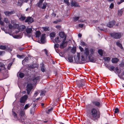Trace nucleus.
Masks as SVG:
<instances>
[{"label": "nucleus", "mask_w": 124, "mask_h": 124, "mask_svg": "<svg viewBox=\"0 0 124 124\" xmlns=\"http://www.w3.org/2000/svg\"><path fill=\"white\" fill-rule=\"evenodd\" d=\"M39 79L40 78L39 76L34 77L33 78L32 81L34 84L36 83L38 81H39Z\"/></svg>", "instance_id": "nucleus-16"}, {"label": "nucleus", "mask_w": 124, "mask_h": 124, "mask_svg": "<svg viewBox=\"0 0 124 124\" xmlns=\"http://www.w3.org/2000/svg\"><path fill=\"white\" fill-rule=\"evenodd\" d=\"M33 88L32 85L31 84H28L26 87V90L28 94H29Z\"/></svg>", "instance_id": "nucleus-4"}, {"label": "nucleus", "mask_w": 124, "mask_h": 124, "mask_svg": "<svg viewBox=\"0 0 124 124\" xmlns=\"http://www.w3.org/2000/svg\"><path fill=\"white\" fill-rule=\"evenodd\" d=\"M107 67L110 70H113L115 68V67L113 66H111L110 68L108 67Z\"/></svg>", "instance_id": "nucleus-41"}, {"label": "nucleus", "mask_w": 124, "mask_h": 124, "mask_svg": "<svg viewBox=\"0 0 124 124\" xmlns=\"http://www.w3.org/2000/svg\"><path fill=\"white\" fill-rule=\"evenodd\" d=\"M19 20L21 21H23L25 19V17L24 14H21L17 15Z\"/></svg>", "instance_id": "nucleus-15"}, {"label": "nucleus", "mask_w": 124, "mask_h": 124, "mask_svg": "<svg viewBox=\"0 0 124 124\" xmlns=\"http://www.w3.org/2000/svg\"><path fill=\"white\" fill-rule=\"evenodd\" d=\"M5 68V67L4 65L2 63L0 62V71L2 70H4Z\"/></svg>", "instance_id": "nucleus-20"}, {"label": "nucleus", "mask_w": 124, "mask_h": 124, "mask_svg": "<svg viewBox=\"0 0 124 124\" xmlns=\"http://www.w3.org/2000/svg\"><path fill=\"white\" fill-rule=\"evenodd\" d=\"M34 20L33 18L31 17H28L25 20V22H27L28 24H30L33 22Z\"/></svg>", "instance_id": "nucleus-9"}, {"label": "nucleus", "mask_w": 124, "mask_h": 124, "mask_svg": "<svg viewBox=\"0 0 124 124\" xmlns=\"http://www.w3.org/2000/svg\"><path fill=\"white\" fill-rule=\"evenodd\" d=\"M47 5V3L46 2H45L43 3L41 8L43 9H45L46 8Z\"/></svg>", "instance_id": "nucleus-27"}, {"label": "nucleus", "mask_w": 124, "mask_h": 124, "mask_svg": "<svg viewBox=\"0 0 124 124\" xmlns=\"http://www.w3.org/2000/svg\"><path fill=\"white\" fill-rule=\"evenodd\" d=\"M52 16H54V17H55L56 16V14H55L54 13H53L52 14Z\"/></svg>", "instance_id": "nucleus-63"}, {"label": "nucleus", "mask_w": 124, "mask_h": 124, "mask_svg": "<svg viewBox=\"0 0 124 124\" xmlns=\"http://www.w3.org/2000/svg\"><path fill=\"white\" fill-rule=\"evenodd\" d=\"M119 112V109L117 108H116L115 109V111H114L115 113H117Z\"/></svg>", "instance_id": "nucleus-50"}, {"label": "nucleus", "mask_w": 124, "mask_h": 124, "mask_svg": "<svg viewBox=\"0 0 124 124\" xmlns=\"http://www.w3.org/2000/svg\"><path fill=\"white\" fill-rule=\"evenodd\" d=\"M68 59L69 62H73V56H69L68 57Z\"/></svg>", "instance_id": "nucleus-25"}, {"label": "nucleus", "mask_w": 124, "mask_h": 124, "mask_svg": "<svg viewBox=\"0 0 124 124\" xmlns=\"http://www.w3.org/2000/svg\"><path fill=\"white\" fill-rule=\"evenodd\" d=\"M4 21L6 23H8L9 22V21L8 20V19L6 18H5Z\"/></svg>", "instance_id": "nucleus-45"}, {"label": "nucleus", "mask_w": 124, "mask_h": 124, "mask_svg": "<svg viewBox=\"0 0 124 124\" xmlns=\"http://www.w3.org/2000/svg\"><path fill=\"white\" fill-rule=\"evenodd\" d=\"M14 21H11V23L12 24H13V29L17 28L19 27V25L16 23L13 24V23Z\"/></svg>", "instance_id": "nucleus-23"}, {"label": "nucleus", "mask_w": 124, "mask_h": 124, "mask_svg": "<svg viewBox=\"0 0 124 124\" xmlns=\"http://www.w3.org/2000/svg\"><path fill=\"white\" fill-rule=\"evenodd\" d=\"M80 53H78L77 57L76 56H74V60L75 62L77 63H78L79 62L80 60Z\"/></svg>", "instance_id": "nucleus-7"}, {"label": "nucleus", "mask_w": 124, "mask_h": 124, "mask_svg": "<svg viewBox=\"0 0 124 124\" xmlns=\"http://www.w3.org/2000/svg\"><path fill=\"white\" fill-rule=\"evenodd\" d=\"M17 57L20 59L22 58L24 56V55H20L19 54H17Z\"/></svg>", "instance_id": "nucleus-47"}, {"label": "nucleus", "mask_w": 124, "mask_h": 124, "mask_svg": "<svg viewBox=\"0 0 124 124\" xmlns=\"http://www.w3.org/2000/svg\"><path fill=\"white\" fill-rule=\"evenodd\" d=\"M22 2H18L17 3V5L18 6H21L22 5Z\"/></svg>", "instance_id": "nucleus-49"}, {"label": "nucleus", "mask_w": 124, "mask_h": 124, "mask_svg": "<svg viewBox=\"0 0 124 124\" xmlns=\"http://www.w3.org/2000/svg\"><path fill=\"white\" fill-rule=\"evenodd\" d=\"M61 41V39L58 37H56L55 39V41L56 43H59Z\"/></svg>", "instance_id": "nucleus-30"}, {"label": "nucleus", "mask_w": 124, "mask_h": 124, "mask_svg": "<svg viewBox=\"0 0 124 124\" xmlns=\"http://www.w3.org/2000/svg\"><path fill=\"white\" fill-rule=\"evenodd\" d=\"M70 4L71 6L72 7H78L79 6L78 3L74 0H72L70 3Z\"/></svg>", "instance_id": "nucleus-10"}, {"label": "nucleus", "mask_w": 124, "mask_h": 124, "mask_svg": "<svg viewBox=\"0 0 124 124\" xmlns=\"http://www.w3.org/2000/svg\"><path fill=\"white\" fill-rule=\"evenodd\" d=\"M15 12L14 11H6L4 12V13L5 14V15L6 16H9L10 15L15 13Z\"/></svg>", "instance_id": "nucleus-8"}, {"label": "nucleus", "mask_w": 124, "mask_h": 124, "mask_svg": "<svg viewBox=\"0 0 124 124\" xmlns=\"http://www.w3.org/2000/svg\"><path fill=\"white\" fill-rule=\"evenodd\" d=\"M110 58L109 57H105L104 58V60L108 62L110 60Z\"/></svg>", "instance_id": "nucleus-34"}, {"label": "nucleus", "mask_w": 124, "mask_h": 124, "mask_svg": "<svg viewBox=\"0 0 124 124\" xmlns=\"http://www.w3.org/2000/svg\"><path fill=\"white\" fill-rule=\"evenodd\" d=\"M84 85V84L81 83V84H79V85H78V86L80 88L83 86Z\"/></svg>", "instance_id": "nucleus-55"}, {"label": "nucleus", "mask_w": 124, "mask_h": 124, "mask_svg": "<svg viewBox=\"0 0 124 124\" xmlns=\"http://www.w3.org/2000/svg\"><path fill=\"white\" fill-rule=\"evenodd\" d=\"M50 36L51 37H54L55 35V33L54 32H52L50 34Z\"/></svg>", "instance_id": "nucleus-40"}, {"label": "nucleus", "mask_w": 124, "mask_h": 124, "mask_svg": "<svg viewBox=\"0 0 124 124\" xmlns=\"http://www.w3.org/2000/svg\"><path fill=\"white\" fill-rule=\"evenodd\" d=\"M94 54V50L93 48L89 50L88 48H86L84 52L81 54V60L84 61L86 60L88 57L91 62H94L96 61L95 58L93 57Z\"/></svg>", "instance_id": "nucleus-1"}, {"label": "nucleus", "mask_w": 124, "mask_h": 124, "mask_svg": "<svg viewBox=\"0 0 124 124\" xmlns=\"http://www.w3.org/2000/svg\"><path fill=\"white\" fill-rule=\"evenodd\" d=\"M119 61V60L117 58H112V62L113 63H116Z\"/></svg>", "instance_id": "nucleus-21"}, {"label": "nucleus", "mask_w": 124, "mask_h": 124, "mask_svg": "<svg viewBox=\"0 0 124 124\" xmlns=\"http://www.w3.org/2000/svg\"><path fill=\"white\" fill-rule=\"evenodd\" d=\"M0 23L1 25H3L4 24L3 22L1 21L0 19Z\"/></svg>", "instance_id": "nucleus-59"}, {"label": "nucleus", "mask_w": 124, "mask_h": 124, "mask_svg": "<svg viewBox=\"0 0 124 124\" xmlns=\"http://www.w3.org/2000/svg\"><path fill=\"white\" fill-rule=\"evenodd\" d=\"M28 98L27 95H25L21 97L20 99V102L21 103H24Z\"/></svg>", "instance_id": "nucleus-12"}, {"label": "nucleus", "mask_w": 124, "mask_h": 124, "mask_svg": "<svg viewBox=\"0 0 124 124\" xmlns=\"http://www.w3.org/2000/svg\"><path fill=\"white\" fill-rule=\"evenodd\" d=\"M116 44L117 45L120 47L121 49H123V47L122 44L119 42V41H117L116 42Z\"/></svg>", "instance_id": "nucleus-28"}, {"label": "nucleus", "mask_w": 124, "mask_h": 124, "mask_svg": "<svg viewBox=\"0 0 124 124\" xmlns=\"http://www.w3.org/2000/svg\"><path fill=\"white\" fill-rule=\"evenodd\" d=\"M36 37L37 38L39 37L41 35V33L39 31H38L36 32L35 33Z\"/></svg>", "instance_id": "nucleus-26"}, {"label": "nucleus", "mask_w": 124, "mask_h": 124, "mask_svg": "<svg viewBox=\"0 0 124 124\" xmlns=\"http://www.w3.org/2000/svg\"><path fill=\"white\" fill-rule=\"evenodd\" d=\"M81 45L82 46H86V44L84 42L81 41Z\"/></svg>", "instance_id": "nucleus-53"}, {"label": "nucleus", "mask_w": 124, "mask_h": 124, "mask_svg": "<svg viewBox=\"0 0 124 124\" xmlns=\"http://www.w3.org/2000/svg\"><path fill=\"white\" fill-rule=\"evenodd\" d=\"M42 28L44 31H47L48 30V27H42Z\"/></svg>", "instance_id": "nucleus-46"}, {"label": "nucleus", "mask_w": 124, "mask_h": 124, "mask_svg": "<svg viewBox=\"0 0 124 124\" xmlns=\"http://www.w3.org/2000/svg\"><path fill=\"white\" fill-rule=\"evenodd\" d=\"M66 39H63L62 41V43L60 45V48H63L66 46L68 42L67 41H66Z\"/></svg>", "instance_id": "nucleus-5"}, {"label": "nucleus", "mask_w": 124, "mask_h": 124, "mask_svg": "<svg viewBox=\"0 0 124 124\" xmlns=\"http://www.w3.org/2000/svg\"><path fill=\"white\" fill-rule=\"evenodd\" d=\"M24 74L23 73L18 72L17 74V76L21 78H22L24 76Z\"/></svg>", "instance_id": "nucleus-24"}, {"label": "nucleus", "mask_w": 124, "mask_h": 124, "mask_svg": "<svg viewBox=\"0 0 124 124\" xmlns=\"http://www.w3.org/2000/svg\"><path fill=\"white\" fill-rule=\"evenodd\" d=\"M114 7V4L113 3H111L109 6V8L111 9H112Z\"/></svg>", "instance_id": "nucleus-48"}, {"label": "nucleus", "mask_w": 124, "mask_h": 124, "mask_svg": "<svg viewBox=\"0 0 124 124\" xmlns=\"http://www.w3.org/2000/svg\"><path fill=\"white\" fill-rule=\"evenodd\" d=\"M114 24L115 21H112L108 23L107 25L108 27H112Z\"/></svg>", "instance_id": "nucleus-17"}, {"label": "nucleus", "mask_w": 124, "mask_h": 124, "mask_svg": "<svg viewBox=\"0 0 124 124\" xmlns=\"http://www.w3.org/2000/svg\"><path fill=\"white\" fill-rule=\"evenodd\" d=\"M26 27L24 25H22L20 26V29L21 30H23L26 29Z\"/></svg>", "instance_id": "nucleus-33"}, {"label": "nucleus", "mask_w": 124, "mask_h": 124, "mask_svg": "<svg viewBox=\"0 0 124 124\" xmlns=\"http://www.w3.org/2000/svg\"><path fill=\"white\" fill-rule=\"evenodd\" d=\"M59 44L57 43L55 44L54 45V47L56 51V50L57 49V48L59 47Z\"/></svg>", "instance_id": "nucleus-35"}, {"label": "nucleus", "mask_w": 124, "mask_h": 124, "mask_svg": "<svg viewBox=\"0 0 124 124\" xmlns=\"http://www.w3.org/2000/svg\"><path fill=\"white\" fill-rule=\"evenodd\" d=\"M41 70L42 72H44L45 71V69L44 67H42L41 68Z\"/></svg>", "instance_id": "nucleus-56"}, {"label": "nucleus", "mask_w": 124, "mask_h": 124, "mask_svg": "<svg viewBox=\"0 0 124 124\" xmlns=\"http://www.w3.org/2000/svg\"><path fill=\"white\" fill-rule=\"evenodd\" d=\"M78 37H80L82 36V35L81 34H79L78 35Z\"/></svg>", "instance_id": "nucleus-64"}, {"label": "nucleus", "mask_w": 124, "mask_h": 124, "mask_svg": "<svg viewBox=\"0 0 124 124\" xmlns=\"http://www.w3.org/2000/svg\"><path fill=\"white\" fill-rule=\"evenodd\" d=\"M12 115L14 116L15 119L17 120L18 119L17 117V114L13 110H12Z\"/></svg>", "instance_id": "nucleus-22"}, {"label": "nucleus", "mask_w": 124, "mask_h": 124, "mask_svg": "<svg viewBox=\"0 0 124 124\" xmlns=\"http://www.w3.org/2000/svg\"><path fill=\"white\" fill-rule=\"evenodd\" d=\"M34 111V109L33 108L31 109L30 110V113L31 114H33Z\"/></svg>", "instance_id": "nucleus-43"}, {"label": "nucleus", "mask_w": 124, "mask_h": 124, "mask_svg": "<svg viewBox=\"0 0 124 124\" xmlns=\"http://www.w3.org/2000/svg\"><path fill=\"white\" fill-rule=\"evenodd\" d=\"M83 24L82 23L80 24H79V26L80 27L82 28L83 27Z\"/></svg>", "instance_id": "nucleus-57"}, {"label": "nucleus", "mask_w": 124, "mask_h": 124, "mask_svg": "<svg viewBox=\"0 0 124 124\" xmlns=\"http://www.w3.org/2000/svg\"><path fill=\"white\" fill-rule=\"evenodd\" d=\"M52 108H49L48 109L47 111H46V112L48 114H49L50 112L52 111Z\"/></svg>", "instance_id": "nucleus-42"}, {"label": "nucleus", "mask_w": 124, "mask_h": 124, "mask_svg": "<svg viewBox=\"0 0 124 124\" xmlns=\"http://www.w3.org/2000/svg\"><path fill=\"white\" fill-rule=\"evenodd\" d=\"M0 48L2 49H5L6 48V46H0Z\"/></svg>", "instance_id": "nucleus-39"}, {"label": "nucleus", "mask_w": 124, "mask_h": 124, "mask_svg": "<svg viewBox=\"0 0 124 124\" xmlns=\"http://www.w3.org/2000/svg\"><path fill=\"white\" fill-rule=\"evenodd\" d=\"M28 59H28V58H27V57L26 58L24 59V60H23L22 61V62H24V61L26 62H27L28 61Z\"/></svg>", "instance_id": "nucleus-52"}, {"label": "nucleus", "mask_w": 124, "mask_h": 124, "mask_svg": "<svg viewBox=\"0 0 124 124\" xmlns=\"http://www.w3.org/2000/svg\"><path fill=\"white\" fill-rule=\"evenodd\" d=\"M99 54L101 56H102L103 55V51L101 49H99L98 51Z\"/></svg>", "instance_id": "nucleus-32"}, {"label": "nucleus", "mask_w": 124, "mask_h": 124, "mask_svg": "<svg viewBox=\"0 0 124 124\" xmlns=\"http://www.w3.org/2000/svg\"><path fill=\"white\" fill-rule=\"evenodd\" d=\"M4 53V52L2 51H0V55H2Z\"/></svg>", "instance_id": "nucleus-61"}, {"label": "nucleus", "mask_w": 124, "mask_h": 124, "mask_svg": "<svg viewBox=\"0 0 124 124\" xmlns=\"http://www.w3.org/2000/svg\"><path fill=\"white\" fill-rule=\"evenodd\" d=\"M32 27H31L30 28L29 27H27L26 29V32L27 34H28L27 36L28 37H30V36L29 35H28V34H29L30 33H31L32 31Z\"/></svg>", "instance_id": "nucleus-11"}, {"label": "nucleus", "mask_w": 124, "mask_h": 124, "mask_svg": "<svg viewBox=\"0 0 124 124\" xmlns=\"http://www.w3.org/2000/svg\"><path fill=\"white\" fill-rule=\"evenodd\" d=\"M79 17H75L73 18V21H77L79 18Z\"/></svg>", "instance_id": "nucleus-37"}, {"label": "nucleus", "mask_w": 124, "mask_h": 124, "mask_svg": "<svg viewBox=\"0 0 124 124\" xmlns=\"http://www.w3.org/2000/svg\"><path fill=\"white\" fill-rule=\"evenodd\" d=\"M44 93H43V92H41V94H40V95L41 96H43L44 95Z\"/></svg>", "instance_id": "nucleus-60"}, {"label": "nucleus", "mask_w": 124, "mask_h": 124, "mask_svg": "<svg viewBox=\"0 0 124 124\" xmlns=\"http://www.w3.org/2000/svg\"><path fill=\"white\" fill-rule=\"evenodd\" d=\"M116 71L118 73H120L121 72V70L118 69L117 68H116Z\"/></svg>", "instance_id": "nucleus-51"}, {"label": "nucleus", "mask_w": 124, "mask_h": 124, "mask_svg": "<svg viewBox=\"0 0 124 124\" xmlns=\"http://www.w3.org/2000/svg\"><path fill=\"white\" fill-rule=\"evenodd\" d=\"M44 51L45 52V53L46 55H48L47 52V50L46 49H44Z\"/></svg>", "instance_id": "nucleus-62"}, {"label": "nucleus", "mask_w": 124, "mask_h": 124, "mask_svg": "<svg viewBox=\"0 0 124 124\" xmlns=\"http://www.w3.org/2000/svg\"><path fill=\"white\" fill-rule=\"evenodd\" d=\"M100 114L97 109L94 108L91 109L90 117L92 119L95 121L100 118Z\"/></svg>", "instance_id": "nucleus-2"}, {"label": "nucleus", "mask_w": 124, "mask_h": 124, "mask_svg": "<svg viewBox=\"0 0 124 124\" xmlns=\"http://www.w3.org/2000/svg\"><path fill=\"white\" fill-rule=\"evenodd\" d=\"M93 104L98 107H100L101 105L100 102L97 101H93L92 102Z\"/></svg>", "instance_id": "nucleus-19"}, {"label": "nucleus", "mask_w": 124, "mask_h": 124, "mask_svg": "<svg viewBox=\"0 0 124 124\" xmlns=\"http://www.w3.org/2000/svg\"><path fill=\"white\" fill-rule=\"evenodd\" d=\"M25 111L24 109H21L20 112V115L23 117V119L24 120L26 117L25 115Z\"/></svg>", "instance_id": "nucleus-6"}, {"label": "nucleus", "mask_w": 124, "mask_h": 124, "mask_svg": "<svg viewBox=\"0 0 124 124\" xmlns=\"http://www.w3.org/2000/svg\"><path fill=\"white\" fill-rule=\"evenodd\" d=\"M9 28L10 29H13V25L10 23H9L8 25Z\"/></svg>", "instance_id": "nucleus-38"}, {"label": "nucleus", "mask_w": 124, "mask_h": 124, "mask_svg": "<svg viewBox=\"0 0 124 124\" xmlns=\"http://www.w3.org/2000/svg\"><path fill=\"white\" fill-rule=\"evenodd\" d=\"M59 35L61 38H64V39H66V36L64 32H59Z\"/></svg>", "instance_id": "nucleus-14"}, {"label": "nucleus", "mask_w": 124, "mask_h": 124, "mask_svg": "<svg viewBox=\"0 0 124 124\" xmlns=\"http://www.w3.org/2000/svg\"><path fill=\"white\" fill-rule=\"evenodd\" d=\"M111 37L116 39L120 38L123 35L121 33H113L110 34Z\"/></svg>", "instance_id": "nucleus-3"}, {"label": "nucleus", "mask_w": 124, "mask_h": 124, "mask_svg": "<svg viewBox=\"0 0 124 124\" xmlns=\"http://www.w3.org/2000/svg\"><path fill=\"white\" fill-rule=\"evenodd\" d=\"M64 1L67 5L69 6L70 5V4L69 2V0H63Z\"/></svg>", "instance_id": "nucleus-36"}, {"label": "nucleus", "mask_w": 124, "mask_h": 124, "mask_svg": "<svg viewBox=\"0 0 124 124\" xmlns=\"http://www.w3.org/2000/svg\"><path fill=\"white\" fill-rule=\"evenodd\" d=\"M45 35V34H42L41 37L40 41L41 43H44L46 42Z\"/></svg>", "instance_id": "nucleus-13"}, {"label": "nucleus", "mask_w": 124, "mask_h": 124, "mask_svg": "<svg viewBox=\"0 0 124 124\" xmlns=\"http://www.w3.org/2000/svg\"><path fill=\"white\" fill-rule=\"evenodd\" d=\"M79 49L81 51H83L84 50V49L83 48L81 47L80 46H79Z\"/></svg>", "instance_id": "nucleus-58"}, {"label": "nucleus", "mask_w": 124, "mask_h": 124, "mask_svg": "<svg viewBox=\"0 0 124 124\" xmlns=\"http://www.w3.org/2000/svg\"><path fill=\"white\" fill-rule=\"evenodd\" d=\"M13 36L14 38L17 39H20L22 37H21L20 36L18 35H13Z\"/></svg>", "instance_id": "nucleus-31"}, {"label": "nucleus", "mask_w": 124, "mask_h": 124, "mask_svg": "<svg viewBox=\"0 0 124 124\" xmlns=\"http://www.w3.org/2000/svg\"><path fill=\"white\" fill-rule=\"evenodd\" d=\"M12 64V63H10L8 64V70L10 69V67L11 66Z\"/></svg>", "instance_id": "nucleus-54"}, {"label": "nucleus", "mask_w": 124, "mask_h": 124, "mask_svg": "<svg viewBox=\"0 0 124 124\" xmlns=\"http://www.w3.org/2000/svg\"><path fill=\"white\" fill-rule=\"evenodd\" d=\"M44 0H39V2L37 3V5L39 8H41L42 6L43 5V2Z\"/></svg>", "instance_id": "nucleus-18"}, {"label": "nucleus", "mask_w": 124, "mask_h": 124, "mask_svg": "<svg viewBox=\"0 0 124 124\" xmlns=\"http://www.w3.org/2000/svg\"><path fill=\"white\" fill-rule=\"evenodd\" d=\"M31 105L29 104H26L25 106L24 109L25 110H26L28 109V108H29L31 106Z\"/></svg>", "instance_id": "nucleus-29"}, {"label": "nucleus", "mask_w": 124, "mask_h": 124, "mask_svg": "<svg viewBox=\"0 0 124 124\" xmlns=\"http://www.w3.org/2000/svg\"><path fill=\"white\" fill-rule=\"evenodd\" d=\"M39 94V92L37 91H36L35 92L34 96V97H36Z\"/></svg>", "instance_id": "nucleus-44"}]
</instances>
